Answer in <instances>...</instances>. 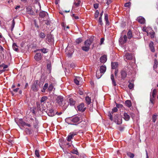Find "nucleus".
<instances>
[{
    "label": "nucleus",
    "instance_id": "57",
    "mask_svg": "<svg viewBox=\"0 0 158 158\" xmlns=\"http://www.w3.org/2000/svg\"><path fill=\"white\" fill-rule=\"evenodd\" d=\"M118 69H115V71H114V75L115 76H117V74H118Z\"/></svg>",
    "mask_w": 158,
    "mask_h": 158
},
{
    "label": "nucleus",
    "instance_id": "14",
    "mask_svg": "<svg viewBox=\"0 0 158 158\" xmlns=\"http://www.w3.org/2000/svg\"><path fill=\"white\" fill-rule=\"evenodd\" d=\"M100 60V62L102 63H105L107 60V56L106 55H104L101 56Z\"/></svg>",
    "mask_w": 158,
    "mask_h": 158
},
{
    "label": "nucleus",
    "instance_id": "48",
    "mask_svg": "<svg viewBox=\"0 0 158 158\" xmlns=\"http://www.w3.org/2000/svg\"><path fill=\"white\" fill-rule=\"evenodd\" d=\"M72 152L73 154H75L77 155H79L78 152V151L77 149H74L72 150Z\"/></svg>",
    "mask_w": 158,
    "mask_h": 158
},
{
    "label": "nucleus",
    "instance_id": "15",
    "mask_svg": "<svg viewBox=\"0 0 158 158\" xmlns=\"http://www.w3.org/2000/svg\"><path fill=\"white\" fill-rule=\"evenodd\" d=\"M124 58L125 59L127 60H131L132 58V55L131 53H126L124 56Z\"/></svg>",
    "mask_w": 158,
    "mask_h": 158
},
{
    "label": "nucleus",
    "instance_id": "9",
    "mask_svg": "<svg viewBox=\"0 0 158 158\" xmlns=\"http://www.w3.org/2000/svg\"><path fill=\"white\" fill-rule=\"evenodd\" d=\"M84 104L82 103L77 106V109L79 111L83 112L85 110L86 108V107H84Z\"/></svg>",
    "mask_w": 158,
    "mask_h": 158
},
{
    "label": "nucleus",
    "instance_id": "2",
    "mask_svg": "<svg viewBox=\"0 0 158 158\" xmlns=\"http://www.w3.org/2000/svg\"><path fill=\"white\" fill-rule=\"evenodd\" d=\"M69 120V121L70 122L69 123V124L73 125H77L81 122L80 117L78 116L70 118Z\"/></svg>",
    "mask_w": 158,
    "mask_h": 158
},
{
    "label": "nucleus",
    "instance_id": "19",
    "mask_svg": "<svg viewBox=\"0 0 158 158\" xmlns=\"http://www.w3.org/2000/svg\"><path fill=\"white\" fill-rule=\"evenodd\" d=\"M149 47L150 50L152 52H155V50L154 47V43L152 41L150 42L149 44Z\"/></svg>",
    "mask_w": 158,
    "mask_h": 158
},
{
    "label": "nucleus",
    "instance_id": "63",
    "mask_svg": "<svg viewBox=\"0 0 158 158\" xmlns=\"http://www.w3.org/2000/svg\"><path fill=\"white\" fill-rule=\"evenodd\" d=\"M62 114V112H60L59 113V112H57L56 113V114L57 115H61Z\"/></svg>",
    "mask_w": 158,
    "mask_h": 158
},
{
    "label": "nucleus",
    "instance_id": "55",
    "mask_svg": "<svg viewBox=\"0 0 158 158\" xmlns=\"http://www.w3.org/2000/svg\"><path fill=\"white\" fill-rule=\"evenodd\" d=\"M116 107L117 108H121L123 107V105L122 104H118L116 103Z\"/></svg>",
    "mask_w": 158,
    "mask_h": 158
},
{
    "label": "nucleus",
    "instance_id": "42",
    "mask_svg": "<svg viewBox=\"0 0 158 158\" xmlns=\"http://www.w3.org/2000/svg\"><path fill=\"white\" fill-rule=\"evenodd\" d=\"M131 2H129L127 3H126L124 4V6L126 7H127L128 8H129L131 6Z\"/></svg>",
    "mask_w": 158,
    "mask_h": 158
},
{
    "label": "nucleus",
    "instance_id": "13",
    "mask_svg": "<svg viewBox=\"0 0 158 158\" xmlns=\"http://www.w3.org/2000/svg\"><path fill=\"white\" fill-rule=\"evenodd\" d=\"M81 2V1L80 0H74L73 6V8L74 7H77L79 6Z\"/></svg>",
    "mask_w": 158,
    "mask_h": 158
},
{
    "label": "nucleus",
    "instance_id": "29",
    "mask_svg": "<svg viewBox=\"0 0 158 158\" xmlns=\"http://www.w3.org/2000/svg\"><path fill=\"white\" fill-rule=\"evenodd\" d=\"M80 77H77L76 78L74 79L75 83L77 85H79V81L80 80Z\"/></svg>",
    "mask_w": 158,
    "mask_h": 158
},
{
    "label": "nucleus",
    "instance_id": "26",
    "mask_svg": "<svg viewBox=\"0 0 158 158\" xmlns=\"http://www.w3.org/2000/svg\"><path fill=\"white\" fill-rule=\"evenodd\" d=\"M69 103L71 106L74 105L75 103V101L72 98H70L69 100Z\"/></svg>",
    "mask_w": 158,
    "mask_h": 158
},
{
    "label": "nucleus",
    "instance_id": "59",
    "mask_svg": "<svg viewBox=\"0 0 158 158\" xmlns=\"http://www.w3.org/2000/svg\"><path fill=\"white\" fill-rule=\"evenodd\" d=\"M154 98H153V97H151L150 98V101L153 104V101L154 100Z\"/></svg>",
    "mask_w": 158,
    "mask_h": 158
},
{
    "label": "nucleus",
    "instance_id": "43",
    "mask_svg": "<svg viewBox=\"0 0 158 158\" xmlns=\"http://www.w3.org/2000/svg\"><path fill=\"white\" fill-rule=\"evenodd\" d=\"M35 154L37 157H39L40 156V155L39 154V151L38 150H35Z\"/></svg>",
    "mask_w": 158,
    "mask_h": 158
},
{
    "label": "nucleus",
    "instance_id": "28",
    "mask_svg": "<svg viewBox=\"0 0 158 158\" xmlns=\"http://www.w3.org/2000/svg\"><path fill=\"white\" fill-rule=\"evenodd\" d=\"M125 104L127 107H130L131 106V101L127 100L125 102Z\"/></svg>",
    "mask_w": 158,
    "mask_h": 158
},
{
    "label": "nucleus",
    "instance_id": "51",
    "mask_svg": "<svg viewBox=\"0 0 158 158\" xmlns=\"http://www.w3.org/2000/svg\"><path fill=\"white\" fill-rule=\"evenodd\" d=\"M134 84L132 83H130L128 85V87L130 89H132L134 87Z\"/></svg>",
    "mask_w": 158,
    "mask_h": 158
},
{
    "label": "nucleus",
    "instance_id": "35",
    "mask_svg": "<svg viewBox=\"0 0 158 158\" xmlns=\"http://www.w3.org/2000/svg\"><path fill=\"white\" fill-rule=\"evenodd\" d=\"M128 38L129 39H131L132 37V35L131 31L129 30L127 33Z\"/></svg>",
    "mask_w": 158,
    "mask_h": 158
},
{
    "label": "nucleus",
    "instance_id": "58",
    "mask_svg": "<svg viewBox=\"0 0 158 158\" xmlns=\"http://www.w3.org/2000/svg\"><path fill=\"white\" fill-rule=\"evenodd\" d=\"M104 40V38H101L100 40V45H101L103 44Z\"/></svg>",
    "mask_w": 158,
    "mask_h": 158
},
{
    "label": "nucleus",
    "instance_id": "60",
    "mask_svg": "<svg viewBox=\"0 0 158 158\" xmlns=\"http://www.w3.org/2000/svg\"><path fill=\"white\" fill-rule=\"evenodd\" d=\"M112 2L111 0H108L106 2V4L108 5H109Z\"/></svg>",
    "mask_w": 158,
    "mask_h": 158
},
{
    "label": "nucleus",
    "instance_id": "8",
    "mask_svg": "<svg viewBox=\"0 0 158 158\" xmlns=\"http://www.w3.org/2000/svg\"><path fill=\"white\" fill-rule=\"evenodd\" d=\"M27 13L30 15H34L35 14L33 11L32 10V8L30 6H29L26 8Z\"/></svg>",
    "mask_w": 158,
    "mask_h": 158
},
{
    "label": "nucleus",
    "instance_id": "6",
    "mask_svg": "<svg viewBox=\"0 0 158 158\" xmlns=\"http://www.w3.org/2000/svg\"><path fill=\"white\" fill-rule=\"evenodd\" d=\"M120 73L122 79L124 80L127 76V73L125 70L124 69H123L121 71Z\"/></svg>",
    "mask_w": 158,
    "mask_h": 158
},
{
    "label": "nucleus",
    "instance_id": "49",
    "mask_svg": "<svg viewBox=\"0 0 158 158\" xmlns=\"http://www.w3.org/2000/svg\"><path fill=\"white\" fill-rule=\"evenodd\" d=\"M99 14V12L97 10L95 11V13L94 16H95V18H97L98 17V15Z\"/></svg>",
    "mask_w": 158,
    "mask_h": 158
},
{
    "label": "nucleus",
    "instance_id": "11",
    "mask_svg": "<svg viewBox=\"0 0 158 158\" xmlns=\"http://www.w3.org/2000/svg\"><path fill=\"white\" fill-rule=\"evenodd\" d=\"M115 121L116 122L117 124L118 125L121 124L122 123V118L121 117H119V118L115 116L114 117Z\"/></svg>",
    "mask_w": 158,
    "mask_h": 158
},
{
    "label": "nucleus",
    "instance_id": "31",
    "mask_svg": "<svg viewBox=\"0 0 158 158\" xmlns=\"http://www.w3.org/2000/svg\"><path fill=\"white\" fill-rule=\"evenodd\" d=\"M48 98L46 96L43 97L40 100V102L41 103H44L46 101L47 99Z\"/></svg>",
    "mask_w": 158,
    "mask_h": 158
},
{
    "label": "nucleus",
    "instance_id": "46",
    "mask_svg": "<svg viewBox=\"0 0 158 158\" xmlns=\"http://www.w3.org/2000/svg\"><path fill=\"white\" fill-rule=\"evenodd\" d=\"M112 114L111 112H108V116L110 117V119L112 121L113 120V116L112 114Z\"/></svg>",
    "mask_w": 158,
    "mask_h": 158
},
{
    "label": "nucleus",
    "instance_id": "5",
    "mask_svg": "<svg viewBox=\"0 0 158 158\" xmlns=\"http://www.w3.org/2000/svg\"><path fill=\"white\" fill-rule=\"evenodd\" d=\"M127 41V36L126 35H124L123 37L121 36L119 40L120 44H123L126 43Z\"/></svg>",
    "mask_w": 158,
    "mask_h": 158
},
{
    "label": "nucleus",
    "instance_id": "36",
    "mask_svg": "<svg viewBox=\"0 0 158 158\" xmlns=\"http://www.w3.org/2000/svg\"><path fill=\"white\" fill-rule=\"evenodd\" d=\"M54 86L53 84H51L49 86L48 89L49 91H52L53 89Z\"/></svg>",
    "mask_w": 158,
    "mask_h": 158
},
{
    "label": "nucleus",
    "instance_id": "40",
    "mask_svg": "<svg viewBox=\"0 0 158 158\" xmlns=\"http://www.w3.org/2000/svg\"><path fill=\"white\" fill-rule=\"evenodd\" d=\"M15 22L14 19H13L12 22V24L11 26V31H12L15 27Z\"/></svg>",
    "mask_w": 158,
    "mask_h": 158
},
{
    "label": "nucleus",
    "instance_id": "17",
    "mask_svg": "<svg viewBox=\"0 0 158 158\" xmlns=\"http://www.w3.org/2000/svg\"><path fill=\"white\" fill-rule=\"evenodd\" d=\"M48 114L50 116H53L55 114L54 110L52 109H50L47 112Z\"/></svg>",
    "mask_w": 158,
    "mask_h": 158
},
{
    "label": "nucleus",
    "instance_id": "53",
    "mask_svg": "<svg viewBox=\"0 0 158 158\" xmlns=\"http://www.w3.org/2000/svg\"><path fill=\"white\" fill-rule=\"evenodd\" d=\"M43 83L44 82L42 81H40L38 84V86H39V87H41L42 86Z\"/></svg>",
    "mask_w": 158,
    "mask_h": 158
},
{
    "label": "nucleus",
    "instance_id": "54",
    "mask_svg": "<svg viewBox=\"0 0 158 158\" xmlns=\"http://www.w3.org/2000/svg\"><path fill=\"white\" fill-rule=\"evenodd\" d=\"M98 22L100 23V24L102 25L103 24V23L102 21V18L101 17H99L98 19Z\"/></svg>",
    "mask_w": 158,
    "mask_h": 158
},
{
    "label": "nucleus",
    "instance_id": "7",
    "mask_svg": "<svg viewBox=\"0 0 158 158\" xmlns=\"http://www.w3.org/2000/svg\"><path fill=\"white\" fill-rule=\"evenodd\" d=\"M77 134L76 132H72L70 133L67 137V140L69 142L70 141L73 137L74 136L76 135Z\"/></svg>",
    "mask_w": 158,
    "mask_h": 158
},
{
    "label": "nucleus",
    "instance_id": "21",
    "mask_svg": "<svg viewBox=\"0 0 158 158\" xmlns=\"http://www.w3.org/2000/svg\"><path fill=\"white\" fill-rule=\"evenodd\" d=\"M103 74L99 71L97 70L96 73V76L98 79H99L101 77Z\"/></svg>",
    "mask_w": 158,
    "mask_h": 158
},
{
    "label": "nucleus",
    "instance_id": "44",
    "mask_svg": "<svg viewBox=\"0 0 158 158\" xmlns=\"http://www.w3.org/2000/svg\"><path fill=\"white\" fill-rule=\"evenodd\" d=\"M51 64H48L47 65V69L48 72L50 73L51 71Z\"/></svg>",
    "mask_w": 158,
    "mask_h": 158
},
{
    "label": "nucleus",
    "instance_id": "64",
    "mask_svg": "<svg viewBox=\"0 0 158 158\" xmlns=\"http://www.w3.org/2000/svg\"><path fill=\"white\" fill-rule=\"evenodd\" d=\"M19 88H17L15 89H13V91L15 92H17L18 90H19Z\"/></svg>",
    "mask_w": 158,
    "mask_h": 158
},
{
    "label": "nucleus",
    "instance_id": "39",
    "mask_svg": "<svg viewBox=\"0 0 158 158\" xmlns=\"http://www.w3.org/2000/svg\"><path fill=\"white\" fill-rule=\"evenodd\" d=\"M12 47L14 50L15 51H17L18 49L17 48V46L16 45V44L14 43L13 44Z\"/></svg>",
    "mask_w": 158,
    "mask_h": 158
},
{
    "label": "nucleus",
    "instance_id": "1",
    "mask_svg": "<svg viewBox=\"0 0 158 158\" xmlns=\"http://www.w3.org/2000/svg\"><path fill=\"white\" fill-rule=\"evenodd\" d=\"M93 40L92 38L87 40L84 42V44L82 47V50L85 52H88L90 49V46L93 42Z\"/></svg>",
    "mask_w": 158,
    "mask_h": 158
},
{
    "label": "nucleus",
    "instance_id": "50",
    "mask_svg": "<svg viewBox=\"0 0 158 158\" xmlns=\"http://www.w3.org/2000/svg\"><path fill=\"white\" fill-rule=\"evenodd\" d=\"M118 110V109L117 107H114L112 110L111 111L112 114H113L114 112H116Z\"/></svg>",
    "mask_w": 158,
    "mask_h": 158
},
{
    "label": "nucleus",
    "instance_id": "38",
    "mask_svg": "<svg viewBox=\"0 0 158 158\" xmlns=\"http://www.w3.org/2000/svg\"><path fill=\"white\" fill-rule=\"evenodd\" d=\"M157 64H158V62L156 60V59H155L154 60V64L153 65V68L154 69H156L157 66Z\"/></svg>",
    "mask_w": 158,
    "mask_h": 158
},
{
    "label": "nucleus",
    "instance_id": "18",
    "mask_svg": "<svg viewBox=\"0 0 158 158\" xmlns=\"http://www.w3.org/2000/svg\"><path fill=\"white\" fill-rule=\"evenodd\" d=\"M118 66V64L117 62H112L111 63V67L113 69H117Z\"/></svg>",
    "mask_w": 158,
    "mask_h": 158
},
{
    "label": "nucleus",
    "instance_id": "3",
    "mask_svg": "<svg viewBox=\"0 0 158 158\" xmlns=\"http://www.w3.org/2000/svg\"><path fill=\"white\" fill-rule=\"evenodd\" d=\"M56 102L58 103L59 105L63 107L66 108H67V106H64L63 104V102L64 101L63 98L60 96H58L56 99Z\"/></svg>",
    "mask_w": 158,
    "mask_h": 158
},
{
    "label": "nucleus",
    "instance_id": "32",
    "mask_svg": "<svg viewBox=\"0 0 158 158\" xmlns=\"http://www.w3.org/2000/svg\"><path fill=\"white\" fill-rule=\"evenodd\" d=\"M48 84L47 83H45L42 89L41 90V91L42 92H45L46 89L48 88Z\"/></svg>",
    "mask_w": 158,
    "mask_h": 158
},
{
    "label": "nucleus",
    "instance_id": "22",
    "mask_svg": "<svg viewBox=\"0 0 158 158\" xmlns=\"http://www.w3.org/2000/svg\"><path fill=\"white\" fill-rule=\"evenodd\" d=\"M86 103L87 105H89L91 102V99L90 98L89 96H87L85 98Z\"/></svg>",
    "mask_w": 158,
    "mask_h": 158
},
{
    "label": "nucleus",
    "instance_id": "12",
    "mask_svg": "<svg viewBox=\"0 0 158 158\" xmlns=\"http://www.w3.org/2000/svg\"><path fill=\"white\" fill-rule=\"evenodd\" d=\"M30 120L31 123L33 125L35 128H36L38 123V121L36 120L35 118V119H34L32 118H31Z\"/></svg>",
    "mask_w": 158,
    "mask_h": 158
},
{
    "label": "nucleus",
    "instance_id": "10",
    "mask_svg": "<svg viewBox=\"0 0 158 158\" xmlns=\"http://www.w3.org/2000/svg\"><path fill=\"white\" fill-rule=\"evenodd\" d=\"M42 58V56L41 54L40 53H36L35 56L34 58L35 60L37 61H39L41 60Z\"/></svg>",
    "mask_w": 158,
    "mask_h": 158
},
{
    "label": "nucleus",
    "instance_id": "61",
    "mask_svg": "<svg viewBox=\"0 0 158 158\" xmlns=\"http://www.w3.org/2000/svg\"><path fill=\"white\" fill-rule=\"evenodd\" d=\"M78 93L80 95H81L83 94V92L79 90L78 91Z\"/></svg>",
    "mask_w": 158,
    "mask_h": 158
},
{
    "label": "nucleus",
    "instance_id": "30",
    "mask_svg": "<svg viewBox=\"0 0 158 158\" xmlns=\"http://www.w3.org/2000/svg\"><path fill=\"white\" fill-rule=\"evenodd\" d=\"M105 20L106 21V24L108 25L109 24V21L108 20V15L107 14H105Z\"/></svg>",
    "mask_w": 158,
    "mask_h": 158
},
{
    "label": "nucleus",
    "instance_id": "34",
    "mask_svg": "<svg viewBox=\"0 0 158 158\" xmlns=\"http://www.w3.org/2000/svg\"><path fill=\"white\" fill-rule=\"evenodd\" d=\"M39 36L40 38L44 39L45 37V35L44 33L43 32H41L39 34Z\"/></svg>",
    "mask_w": 158,
    "mask_h": 158
},
{
    "label": "nucleus",
    "instance_id": "62",
    "mask_svg": "<svg viewBox=\"0 0 158 158\" xmlns=\"http://www.w3.org/2000/svg\"><path fill=\"white\" fill-rule=\"evenodd\" d=\"M3 67H3V69H6L7 68V67H8V66L7 65H4V64H3Z\"/></svg>",
    "mask_w": 158,
    "mask_h": 158
},
{
    "label": "nucleus",
    "instance_id": "16",
    "mask_svg": "<svg viewBox=\"0 0 158 158\" xmlns=\"http://www.w3.org/2000/svg\"><path fill=\"white\" fill-rule=\"evenodd\" d=\"M137 21L141 24H143L145 23V19L142 17H139L137 19Z\"/></svg>",
    "mask_w": 158,
    "mask_h": 158
},
{
    "label": "nucleus",
    "instance_id": "52",
    "mask_svg": "<svg viewBox=\"0 0 158 158\" xmlns=\"http://www.w3.org/2000/svg\"><path fill=\"white\" fill-rule=\"evenodd\" d=\"M41 52L44 53H46L48 52V49L45 48H43L42 49Z\"/></svg>",
    "mask_w": 158,
    "mask_h": 158
},
{
    "label": "nucleus",
    "instance_id": "25",
    "mask_svg": "<svg viewBox=\"0 0 158 158\" xmlns=\"http://www.w3.org/2000/svg\"><path fill=\"white\" fill-rule=\"evenodd\" d=\"M110 78L112 81V84L114 86H116V84L114 79V76L113 74H112L111 75Z\"/></svg>",
    "mask_w": 158,
    "mask_h": 158
},
{
    "label": "nucleus",
    "instance_id": "45",
    "mask_svg": "<svg viewBox=\"0 0 158 158\" xmlns=\"http://www.w3.org/2000/svg\"><path fill=\"white\" fill-rule=\"evenodd\" d=\"M157 115H153L152 116V121L155 123V122L156 120L157 119Z\"/></svg>",
    "mask_w": 158,
    "mask_h": 158
},
{
    "label": "nucleus",
    "instance_id": "23",
    "mask_svg": "<svg viewBox=\"0 0 158 158\" xmlns=\"http://www.w3.org/2000/svg\"><path fill=\"white\" fill-rule=\"evenodd\" d=\"M18 123L20 125L23 127L25 126L26 124V123L22 119H19L18 121Z\"/></svg>",
    "mask_w": 158,
    "mask_h": 158
},
{
    "label": "nucleus",
    "instance_id": "47",
    "mask_svg": "<svg viewBox=\"0 0 158 158\" xmlns=\"http://www.w3.org/2000/svg\"><path fill=\"white\" fill-rule=\"evenodd\" d=\"M156 93V89H154L152 92V97L155 98Z\"/></svg>",
    "mask_w": 158,
    "mask_h": 158
},
{
    "label": "nucleus",
    "instance_id": "56",
    "mask_svg": "<svg viewBox=\"0 0 158 158\" xmlns=\"http://www.w3.org/2000/svg\"><path fill=\"white\" fill-rule=\"evenodd\" d=\"M94 7L95 9H97L98 7V3L94 4Z\"/></svg>",
    "mask_w": 158,
    "mask_h": 158
},
{
    "label": "nucleus",
    "instance_id": "24",
    "mask_svg": "<svg viewBox=\"0 0 158 158\" xmlns=\"http://www.w3.org/2000/svg\"><path fill=\"white\" fill-rule=\"evenodd\" d=\"M47 14V13L45 11H41L39 13V16L41 18H44Z\"/></svg>",
    "mask_w": 158,
    "mask_h": 158
},
{
    "label": "nucleus",
    "instance_id": "41",
    "mask_svg": "<svg viewBox=\"0 0 158 158\" xmlns=\"http://www.w3.org/2000/svg\"><path fill=\"white\" fill-rule=\"evenodd\" d=\"M82 41V39L81 38H79L76 40V43L77 44H79Z\"/></svg>",
    "mask_w": 158,
    "mask_h": 158
},
{
    "label": "nucleus",
    "instance_id": "27",
    "mask_svg": "<svg viewBox=\"0 0 158 158\" xmlns=\"http://www.w3.org/2000/svg\"><path fill=\"white\" fill-rule=\"evenodd\" d=\"M124 118L126 121H128L130 118L129 115L127 113H124Z\"/></svg>",
    "mask_w": 158,
    "mask_h": 158
},
{
    "label": "nucleus",
    "instance_id": "33",
    "mask_svg": "<svg viewBox=\"0 0 158 158\" xmlns=\"http://www.w3.org/2000/svg\"><path fill=\"white\" fill-rule=\"evenodd\" d=\"M25 131L27 135H30L32 133L31 130L27 128L25 129Z\"/></svg>",
    "mask_w": 158,
    "mask_h": 158
},
{
    "label": "nucleus",
    "instance_id": "20",
    "mask_svg": "<svg viewBox=\"0 0 158 158\" xmlns=\"http://www.w3.org/2000/svg\"><path fill=\"white\" fill-rule=\"evenodd\" d=\"M106 70V68L104 66H102L100 67L99 69V71L104 74Z\"/></svg>",
    "mask_w": 158,
    "mask_h": 158
},
{
    "label": "nucleus",
    "instance_id": "4",
    "mask_svg": "<svg viewBox=\"0 0 158 158\" xmlns=\"http://www.w3.org/2000/svg\"><path fill=\"white\" fill-rule=\"evenodd\" d=\"M38 80H36L34 82L32 85L31 89L34 91H37L38 89Z\"/></svg>",
    "mask_w": 158,
    "mask_h": 158
},
{
    "label": "nucleus",
    "instance_id": "37",
    "mask_svg": "<svg viewBox=\"0 0 158 158\" xmlns=\"http://www.w3.org/2000/svg\"><path fill=\"white\" fill-rule=\"evenodd\" d=\"M127 155L131 158H133L134 156V155L133 153L131 152H127Z\"/></svg>",
    "mask_w": 158,
    "mask_h": 158
}]
</instances>
